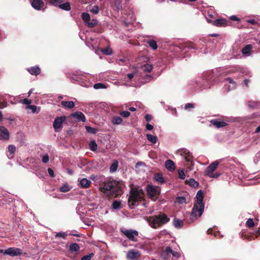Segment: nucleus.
I'll return each instance as SVG.
<instances>
[{
	"instance_id": "1",
	"label": "nucleus",
	"mask_w": 260,
	"mask_h": 260,
	"mask_svg": "<svg viewBox=\"0 0 260 260\" xmlns=\"http://www.w3.org/2000/svg\"><path fill=\"white\" fill-rule=\"evenodd\" d=\"M122 182L113 179L105 181L100 187V191L109 198H117L123 193Z\"/></svg>"
},
{
	"instance_id": "2",
	"label": "nucleus",
	"mask_w": 260,
	"mask_h": 260,
	"mask_svg": "<svg viewBox=\"0 0 260 260\" xmlns=\"http://www.w3.org/2000/svg\"><path fill=\"white\" fill-rule=\"evenodd\" d=\"M196 199H197L196 203L193 205L190 214V218L192 220L197 219V212H198L199 216H201L204 210V192L202 190L197 192Z\"/></svg>"
},
{
	"instance_id": "3",
	"label": "nucleus",
	"mask_w": 260,
	"mask_h": 260,
	"mask_svg": "<svg viewBox=\"0 0 260 260\" xmlns=\"http://www.w3.org/2000/svg\"><path fill=\"white\" fill-rule=\"evenodd\" d=\"M144 193L142 189H138L136 188H133L130 191V195L128 198V206L131 209L135 208L137 205L144 200Z\"/></svg>"
},
{
	"instance_id": "4",
	"label": "nucleus",
	"mask_w": 260,
	"mask_h": 260,
	"mask_svg": "<svg viewBox=\"0 0 260 260\" xmlns=\"http://www.w3.org/2000/svg\"><path fill=\"white\" fill-rule=\"evenodd\" d=\"M170 218L165 213H160L157 215L149 217L148 221L151 226L156 229L161 225L167 223Z\"/></svg>"
},
{
	"instance_id": "5",
	"label": "nucleus",
	"mask_w": 260,
	"mask_h": 260,
	"mask_svg": "<svg viewBox=\"0 0 260 260\" xmlns=\"http://www.w3.org/2000/svg\"><path fill=\"white\" fill-rule=\"evenodd\" d=\"M146 191L148 197L153 201H156L160 194L159 188L151 185L147 186Z\"/></svg>"
},
{
	"instance_id": "6",
	"label": "nucleus",
	"mask_w": 260,
	"mask_h": 260,
	"mask_svg": "<svg viewBox=\"0 0 260 260\" xmlns=\"http://www.w3.org/2000/svg\"><path fill=\"white\" fill-rule=\"evenodd\" d=\"M121 232L129 240L137 242L138 240L135 236H138V232L136 230H121Z\"/></svg>"
},
{
	"instance_id": "7",
	"label": "nucleus",
	"mask_w": 260,
	"mask_h": 260,
	"mask_svg": "<svg viewBox=\"0 0 260 260\" xmlns=\"http://www.w3.org/2000/svg\"><path fill=\"white\" fill-rule=\"evenodd\" d=\"M177 153L180 155L183 156L184 157V159L185 160L188 162H190V164H192V156L191 155V153L189 151H188L186 148H181L180 149H178L177 150Z\"/></svg>"
},
{
	"instance_id": "8",
	"label": "nucleus",
	"mask_w": 260,
	"mask_h": 260,
	"mask_svg": "<svg viewBox=\"0 0 260 260\" xmlns=\"http://www.w3.org/2000/svg\"><path fill=\"white\" fill-rule=\"evenodd\" d=\"M66 119L65 116L56 117L53 122V126L56 132H59V129L62 127V123Z\"/></svg>"
},
{
	"instance_id": "9",
	"label": "nucleus",
	"mask_w": 260,
	"mask_h": 260,
	"mask_svg": "<svg viewBox=\"0 0 260 260\" xmlns=\"http://www.w3.org/2000/svg\"><path fill=\"white\" fill-rule=\"evenodd\" d=\"M219 165L218 161H215L211 163L209 166H208L206 170V175L210 177H215L214 175H212V173L217 168Z\"/></svg>"
},
{
	"instance_id": "10",
	"label": "nucleus",
	"mask_w": 260,
	"mask_h": 260,
	"mask_svg": "<svg viewBox=\"0 0 260 260\" xmlns=\"http://www.w3.org/2000/svg\"><path fill=\"white\" fill-rule=\"evenodd\" d=\"M141 253L138 250H130L126 254V258L129 260H138L141 257Z\"/></svg>"
},
{
	"instance_id": "11",
	"label": "nucleus",
	"mask_w": 260,
	"mask_h": 260,
	"mask_svg": "<svg viewBox=\"0 0 260 260\" xmlns=\"http://www.w3.org/2000/svg\"><path fill=\"white\" fill-rule=\"evenodd\" d=\"M22 253V250L18 248L10 247L5 250V254L12 256H18Z\"/></svg>"
},
{
	"instance_id": "12",
	"label": "nucleus",
	"mask_w": 260,
	"mask_h": 260,
	"mask_svg": "<svg viewBox=\"0 0 260 260\" xmlns=\"http://www.w3.org/2000/svg\"><path fill=\"white\" fill-rule=\"evenodd\" d=\"M210 122L216 128L223 127L228 125V123L220 118L212 119L210 121Z\"/></svg>"
},
{
	"instance_id": "13",
	"label": "nucleus",
	"mask_w": 260,
	"mask_h": 260,
	"mask_svg": "<svg viewBox=\"0 0 260 260\" xmlns=\"http://www.w3.org/2000/svg\"><path fill=\"white\" fill-rule=\"evenodd\" d=\"M10 134L8 130L4 126H0V140H8L9 139Z\"/></svg>"
},
{
	"instance_id": "14",
	"label": "nucleus",
	"mask_w": 260,
	"mask_h": 260,
	"mask_svg": "<svg viewBox=\"0 0 260 260\" xmlns=\"http://www.w3.org/2000/svg\"><path fill=\"white\" fill-rule=\"evenodd\" d=\"M71 116L76 118L79 121L85 122L86 120L85 116L81 112H76L71 114Z\"/></svg>"
},
{
	"instance_id": "15",
	"label": "nucleus",
	"mask_w": 260,
	"mask_h": 260,
	"mask_svg": "<svg viewBox=\"0 0 260 260\" xmlns=\"http://www.w3.org/2000/svg\"><path fill=\"white\" fill-rule=\"evenodd\" d=\"M31 6L35 9L40 10L44 6V3L42 0H32Z\"/></svg>"
},
{
	"instance_id": "16",
	"label": "nucleus",
	"mask_w": 260,
	"mask_h": 260,
	"mask_svg": "<svg viewBox=\"0 0 260 260\" xmlns=\"http://www.w3.org/2000/svg\"><path fill=\"white\" fill-rule=\"evenodd\" d=\"M27 71L31 75L37 76L41 73V69L38 66L31 67L27 68Z\"/></svg>"
},
{
	"instance_id": "17",
	"label": "nucleus",
	"mask_w": 260,
	"mask_h": 260,
	"mask_svg": "<svg viewBox=\"0 0 260 260\" xmlns=\"http://www.w3.org/2000/svg\"><path fill=\"white\" fill-rule=\"evenodd\" d=\"M228 21L225 19L221 18L215 20L213 24L216 26H225L228 25Z\"/></svg>"
},
{
	"instance_id": "18",
	"label": "nucleus",
	"mask_w": 260,
	"mask_h": 260,
	"mask_svg": "<svg viewBox=\"0 0 260 260\" xmlns=\"http://www.w3.org/2000/svg\"><path fill=\"white\" fill-rule=\"evenodd\" d=\"M166 168L170 171H173L175 169L174 162L170 159H168L165 162Z\"/></svg>"
},
{
	"instance_id": "19",
	"label": "nucleus",
	"mask_w": 260,
	"mask_h": 260,
	"mask_svg": "<svg viewBox=\"0 0 260 260\" xmlns=\"http://www.w3.org/2000/svg\"><path fill=\"white\" fill-rule=\"evenodd\" d=\"M91 181L86 178H83L80 181V185L81 187L87 188L90 187Z\"/></svg>"
},
{
	"instance_id": "20",
	"label": "nucleus",
	"mask_w": 260,
	"mask_h": 260,
	"mask_svg": "<svg viewBox=\"0 0 260 260\" xmlns=\"http://www.w3.org/2000/svg\"><path fill=\"white\" fill-rule=\"evenodd\" d=\"M60 104L65 108L71 109L75 106V103L73 101H61Z\"/></svg>"
},
{
	"instance_id": "21",
	"label": "nucleus",
	"mask_w": 260,
	"mask_h": 260,
	"mask_svg": "<svg viewBox=\"0 0 260 260\" xmlns=\"http://www.w3.org/2000/svg\"><path fill=\"white\" fill-rule=\"evenodd\" d=\"M80 249L79 245L76 243L71 244L69 246V250L71 253L78 252Z\"/></svg>"
},
{
	"instance_id": "22",
	"label": "nucleus",
	"mask_w": 260,
	"mask_h": 260,
	"mask_svg": "<svg viewBox=\"0 0 260 260\" xmlns=\"http://www.w3.org/2000/svg\"><path fill=\"white\" fill-rule=\"evenodd\" d=\"M58 8L64 11H69L71 9L70 4L69 2L60 4L58 5Z\"/></svg>"
},
{
	"instance_id": "23",
	"label": "nucleus",
	"mask_w": 260,
	"mask_h": 260,
	"mask_svg": "<svg viewBox=\"0 0 260 260\" xmlns=\"http://www.w3.org/2000/svg\"><path fill=\"white\" fill-rule=\"evenodd\" d=\"M154 179L157 182L161 184L165 183L166 182L162 174L160 173L155 174L154 175Z\"/></svg>"
},
{
	"instance_id": "24",
	"label": "nucleus",
	"mask_w": 260,
	"mask_h": 260,
	"mask_svg": "<svg viewBox=\"0 0 260 260\" xmlns=\"http://www.w3.org/2000/svg\"><path fill=\"white\" fill-rule=\"evenodd\" d=\"M185 182L186 184H189L192 187H196L199 186V183L193 178H190L189 180H186Z\"/></svg>"
},
{
	"instance_id": "25",
	"label": "nucleus",
	"mask_w": 260,
	"mask_h": 260,
	"mask_svg": "<svg viewBox=\"0 0 260 260\" xmlns=\"http://www.w3.org/2000/svg\"><path fill=\"white\" fill-rule=\"evenodd\" d=\"M113 7L115 10L119 11L122 9V4L121 0H115L113 5Z\"/></svg>"
},
{
	"instance_id": "26",
	"label": "nucleus",
	"mask_w": 260,
	"mask_h": 260,
	"mask_svg": "<svg viewBox=\"0 0 260 260\" xmlns=\"http://www.w3.org/2000/svg\"><path fill=\"white\" fill-rule=\"evenodd\" d=\"M146 137L148 140L153 144H155L157 142V138L155 136H153L151 134H147Z\"/></svg>"
},
{
	"instance_id": "27",
	"label": "nucleus",
	"mask_w": 260,
	"mask_h": 260,
	"mask_svg": "<svg viewBox=\"0 0 260 260\" xmlns=\"http://www.w3.org/2000/svg\"><path fill=\"white\" fill-rule=\"evenodd\" d=\"M174 225L177 228H181L183 225V221L182 220L175 218L174 220Z\"/></svg>"
},
{
	"instance_id": "28",
	"label": "nucleus",
	"mask_w": 260,
	"mask_h": 260,
	"mask_svg": "<svg viewBox=\"0 0 260 260\" xmlns=\"http://www.w3.org/2000/svg\"><path fill=\"white\" fill-rule=\"evenodd\" d=\"M251 48V45H247L242 49V52L244 54H248L250 53Z\"/></svg>"
},
{
	"instance_id": "29",
	"label": "nucleus",
	"mask_w": 260,
	"mask_h": 260,
	"mask_svg": "<svg viewBox=\"0 0 260 260\" xmlns=\"http://www.w3.org/2000/svg\"><path fill=\"white\" fill-rule=\"evenodd\" d=\"M152 66L149 64H145L141 67V69L145 72H150L152 69Z\"/></svg>"
},
{
	"instance_id": "30",
	"label": "nucleus",
	"mask_w": 260,
	"mask_h": 260,
	"mask_svg": "<svg viewBox=\"0 0 260 260\" xmlns=\"http://www.w3.org/2000/svg\"><path fill=\"white\" fill-rule=\"evenodd\" d=\"M147 44L153 50H156L157 48V45L156 42L154 40H148Z\"/></svg>"
},
{
	"instance_id": "31",
	"label": "nucleus",
	"mask_w": 260,
	"mask_h": 260,
	"mask_svg": "<svg viewBox=\"0 0 260 260\" xmlns=\"http://www.w3.org/2000/svg\"><path fill=\"white\" fill-rule=\"evenodd\" d=\"M82 19L87 24L90 21V16L88 13L84 12L82 14Z\"/></svg>"
},
{
	"instance_id": "32",
	"label": "nucleus",
	"mask_w": 260,
	"mask_h": 260,
	"mask_svg": "<svg viewBox=\"0 0 260 260\" xmlns=\"http://www.w3.org/2000/svg\"><path fill=\"white\" fill-rule=\"evenodd\" d=\"M121 202L117 200L114 201L112 204V208L114 209H119L121 208Z\"/></svg>"
},
{
	"instance_id": "33",
	"label": "nucleus",
	"mask_w": 260,
	"mask_h": 260,
	"mask_svg": "<svg viewBox=\"0 0 260 260\" xmlns=\"http://www.w3.org/2000/svg\"><path fill=\"white\" fill-rule=\"evenodd\" d=\"M122 121V119L119 116H114L113 117L112 122L113 124H119Z\"/></svg>"
},
{
	"instance_id": "34",
	"label": "nucleus",
	"mask_w": 260,
	"mask_h": 260,
	"mask_svg": "<svg viewBox=\"0 0 260 260\" xmlns=\"http://www.w3.org/2000/svg\"><path fill=\"white\" fill-rule=\"evenodd\" d=\"M118 168V162L117 160L114 161L110 166V172H115Z\"/></svg>"
},
{
	"instance_id": "35",
	"label": "nucleus",
	"mask_w": 260,
	"mask_h": 260,
	"mask_svg": "<svg viewBox=\"0 0 260 260\" xmlns=\"http://www.w3.org/2000/svg\"><path fill=\"white\" fill-rule=\"evenodd\" d=\"M225 81L228 82L229 83L232 84L231 89H234L236 87V82L231 78L228 77L224 79Z\"/></svg>"
},
{
	"instance_id": "36",
	"label": "nucleus",
	"mask_w": 260,
	"mask_h": 260,
	"mask_svg": "<svg viewBox=\"0 0 260 260\" xmlns=\"http://www.w3.org/2000/svg\"><path fill=\"white\" fill-rule=\"evenodd\" d=\"M100 11V8L98 6L94 5L90 9V12L93 14H97Z\"/></svg>"
},
{
	"instance_id": "37",
	"label": "nucleus",
	"mask_w": 260,
	"mask_h": 260,
	"mask_svg": "<svg viewBox=\"0 0 260 260\" xmlns=\"http://www.w3.org/2000/svg\"><path fill=\"white\" fill-rule=\"evenodd\" d=\"M89 148L92 151H95L97 150V144L95 141H92L89 143Z\"/></svg>"
},
{
	"instance_id": "38",
	"label": "nucleus",
	"mask_w": 260,
	"mask_h": 260,
	"mask_svg": "<svg viewBox=\"0 0 260 260\" xmlns=\"http://www.w3.org/2000/svg\"><path fill=\"white\" fill-rule=\"evenodd\" d=\"M85 128L88 133L93 134H95L98 131V129L96 128L92 127L89 126H86Z\"/></svg>"
},
{
	"instance_id": "39",
	"label": "nucleus",
	"mask_w": 260,
	"mask_h": 260,
	"mask_svg": "<svg viewBox=\"0 0 260 260\" xmlns=\"http://www.w3.org/2000/svg\"><path fill=\"white\" fill-rule=\"evenodd\" d=\"M98 24V21L96 19L90 20L86 24L89 27L92 28L96 26Z\"/></svg>"
},
{
	"instance_id": "40",
	"label": "nucleus",
	"mask_w": 260,
	"mask_h": 260,
	"mask_svg": "<svg viewBox=\"0 0 260 260\" xmlns=\"http://www.w3.org/2000/svg\"><path fill=\"white\" fill-rule=\"evenodd\" d=\"M62 0H50L49 4L55 7H58V5L62 3Z\"/></svg>"
},
{
	"instance_id": "41",
	"label": "nucleus",
	"mask_w": 260,
	"mask_h": 260,
	"mask_svg": "<svg viewBox=\"0 0 260 260\" xmlns=\"http://www.w3.org/2000/svg\"><path fill=\"white\" fill-rule=\"evenodd\" d=\"M246 225L247 227L249 228H253L255 226V223L253 222V220L251 218H249L246 222Z\"/></svg>"
},
{
	"instance_id": "42",
	"label": "nucleus",
	"mask_w": 260,
	"mask_h": 260,
	"mask_svg": "<svg viewBox=\"0 0 260 260\" xmlns=\"http://www.w3.org/2000/svg\"><path fill=\"white\" fill-rule=\"evenodd\" d=\"M102 52L105 55H110L112 53V50L110 48L107 47L105 49H103L102 50Z\"/></svg>"
},
{
	"instance_id": "43",
	"label": "nucleus",
	"mask_w": 260,
	"mask_h": 260,
	"mask_svg": "<svg viewBox=\"0 0 260 260\" xmlns=\"http://www.w3.org/2000/svg\"><path fill=\"white\" fill-rule=\"evenodd\" d=\"M93 87L94 89H98L101 88H105L106 86L103 83H98L94 84Z\"/></svg>"
},
{
	"instance_id": "44",
	"label": "nucleus",
	"mask_w": 260,
	"mask_h": 260,
	"mask_svg": "<svg viewBox=\"0 0 260 260\" xmlns=\"http://www.w3.org/2000/svg\"><path fill=\"white\" fill-rule=\"evenodd\" d=\"M176 201L179 204L186 203V198L184 197H178L176 198Z\"/></svg>"
},
{
	"instance_id": "45",
	"label": "nucleus",
	"mask_w": 260,
	"mask_h": 260,
	"mask_svg": "<svg viewBox=\"0 0 260 260\" xmlns=\"http://www.w3.org/2000/svg\"><path fill=\"white\" fill-rule=\"evenodd\" d=\"M94 256L93 253H91L89 254L85 255L83 256L80 260H91V258Z\"/></svg>"
},
{
	"instance_id": "46",
	"label": "nucleus",
	"mask_w": 260,
	"mask_h": 260,
	"mask_svg": "<svg viewBox=\"0 0 260 260\" xmlns=\"http://www.w3.org/2000/svg\"><path fill=\"white\" fill-rule=\"evenodd\" d=\"M67 236V234L64 233V232H59V233H57L56 235H55V237L57 238V237H61V238H62L63 239H66V237Z\"/></svg>"
},
{
	"instance_id": "47",
	"label": "nucleus",
	"mask_w": 260,
	"mask_h": 260,
	"mask_svg": "<svg viewBox=\"0 0 260 260\" xmlns=\"http://www.w3.org/2000/svg\"><path fill=\"white\" fill-rule=\"evenodd\" d=\"M185 46L189 49H196V45L192 42L187 43L185 44Z\"/></svg>"
},
{
	"instance_id": "48",
	"label": "nucleus",
	"mask_w": 260,
	"mask_h": 260,
	"mask_svg": "<svg viewBox=\"0 0 260 260\" xmlns=\"http://www.w3.org/2000/svg\"><path fill=\"white\" fill-rule=\"evenodd\" d=\"M179 177L181 179H184L185 178V174L182 170H179L178 171Z\"/></svg>"
},
{
	"instance_id": "49",
	"label": "nucleus",
	"mask_w": 260,
	"mask_h": 260,
	"mask_svg": "<svg viewBox=\"0 0 260 260\" xmlns=\"http://www.w3.org/2000/svg\"><path fill=\"white\" fill-rule=\"evenodd\" d=\"M120 115H121L122 117H125V118H127L128 117V116H129L131 113L129 112L128 111H122L120 113Z\"/></svg>"
},
{
	"instance_id": "50",
	"label": "nucleus",
	"mask_w": 260,
	"mask_h": 260,
	"mask_svg": "<svg viewBox=\"0 0 260 260\" xmlns=\"http://www.w3.org/2000/svg\"><path fill=\"white\" fill-rule=\"evenodd\" d=\"M8 150L11 153H14L16 151V147L13 145H10L8 146Z\"/></svg>"
},
{
	"instance_id": "51",
	"label": "nucleus",
	"mask_w": 260,
	"mask_h": 260,
	"mask_svg": "<svg viewBox=\"0 0 260 260\" xmlns=\"http://www.w3.org/2000/svg\"><path fill=\"white\" fill-rule=\"evenodd\" d=\"M70 189V187L68 186L64 185L60 187V190L61 192H66L69 191Z\"/></svg>"
},
{
	"instance_id": "52",
	"label": "nucleus",
	"mask_w": 260,
	"mask_h": 260,
	"mask_svg": "<svg viewBox=\"0 0 260 260\" xmlns=\"http://www.w3.org/2000/svg\"><path fill=\"white\" fill-rule=\"evenodd\" d=\"M27 108L30 109L32 110L33 113H36L37 112V106L35 105H28L27 107Z\"/></svg>"
},
{
	"instance_id": "53",
	"label": "nucleus",
	"mask_w": 260,
	"mask_h": 260,
	"mask_svg": "<svg viewBox=\"0 0 260 260\" xmlns=\"http://www.w3.org/2000/svg\"><path fill=\"white\" fill-rule=\"evenodd\" d=\"M49 156L47 154H46L43 156L42 158V161L44 163H47L49 161Z\"/></svg>"
},
{
	"instance_id": "54",
	"label": "nucleus",
	"mask_w": 260,
	"mask_h": 260,
	"mask_svg": "<svg viewBox=\"0 0 260 260\" xmlns=\"http://www.w3.org/2000/svg\"><path fill=\"white\" fill-rule=\"evenodd\" d=\"M165 252L167 255L169 254H172L173 253V250L170 247H167L165 250Z\"/></svg>"
},
{
	"instance_id": "55",
	"label": "nucleus",
	"mask_w": 260,
	"mask_h": 260,
	"mask_svg": "<svg viewBox=\"0 0 260 260\" xmlns=\"http://www.w3.org/2000/svg\"><path fill=\"white\" fill-rule=\"evenodd\" d=\"M23 103L24 104L27 105H30V104L31 103V100H28L26 98L23 100Z\"/></svg>"
},
{
	"instance_id": "56",
	"label": "nucleus",
	"mask_w": 260,
	"mask_h": 260,
	"mask_svg": "<svg viewBox=\"0 0 260 260\" xmlns=\"http://www.w3.org/2000/svg\"><path fill=\"white\" fill-rule=\"evenodd\" d=\"M230 20H231L232 21H240V19L239 18L237 17L235 15L231 16L230 17Z\"/></svg>"
},
{
	"instance_id": "57",
	"label": "nucleus",
	"mask_w": 260,
	"mask_h": 260,
	"mask_svg": "<svg viewBox=\"0 0 260 260\" xmlns=\"http://www.w3.org/2000/svg\"><path fill=\"white\" fill-rule=\"evenodd\" d=\"M194 105L191 103H187L185 106V109H187L188 108H193Z\"/></svg>"
},
{
	"instance_id": "58",
	"label": "nucleus",
	"mask_w": 260,
	"mask_h": 260,
	"mask_svg": "<svg viewBox=\"0 0 260 260\" xmlns=\"http://www.w3.org/2000/svg\"><path fill=\"white\" fill-rule=\"evenodd\" d=\"M48 172L49 174V175L52 177H54V171L52 169H51V168H49L48 169Z\"/></svg>"
},
{
	"instance_id": "59",
	"label": "nucleus",
	"mask_w": 260,
	"mask_h": 260,
	"mask_svg": "<svg viewBox=\"0 0 260 260\" xmlns=\"http://www.w3.org/2000/svg\"><path fill=\"white\" fill-rule=\"evenodd\" d=\"M145 118L147 121H150L152 119V116L149 114H146L145 116Z\"/></svg>"
},
{
	"instance_id": "60",
	"label": "nucleus",
	"mask_w": 260,
	"mask_h": 260,
	"mask_svg": "<svg viewBox=\"0 0 260 260\" xmlns=\"http://www.w3.org/2000/svg\"><path fill=\"white\" fill-rule=\"evenodd\" d=\"M172 254L173 256L176 257L177 258L179 257L180 255V254L177 252V251H173V253H172Z\"/></svg>"
},
{
	"instance_id": "61",
	"label": "nucleus",
	"mask_w": 260,
	"mask_h": 260,
	"mask_svg": "<svg viewBox=\"0 0 260 260\" xmlns=\"http://www.w3.org/2000/svg\"><path fill=\"white\" fill-rule=\"evenodd\" d=\"M146 127L147 129H148L149 131H151L153 129V126L151 124H150L149 123H147L146 125Z\"/></svg>"
},
{
	"instance_id": "62",
	"label": "nucleus",
	"mask_w": 260,
	"mask_h": 260,
	"mask_svg": "<svg viewBox=\"0 0 260 260\" xmlns=\"http://www.w3.org/2000/svg\"><path fill=\"white\" fill-rule=\"evenodd\" d=\"M247 22L253 25L256 24L257 23V22L255 19H249L247 20Z\"/></svg>"
},
{
	"instance_id": "63",
	"label": "nucleus",
	"mask_w": 260,
	"mask_h": 260,
	"mask_svg": "<svg viewBox=\"0 0 260 260\" xmlns=\"http://www.w3.org/2000/svg\"><path fill=\"white\" fill-rule=\"evenodd\" d=\"M127 76L128 78V79L130 80H131L134 77V73L127 74Z\"/></svg>"
},
{
	"instance_id": "64",
	"label": "nucleus",
	"mask_w": 260,
	"mask_h": 260,
	"mask_svg": "<svg viewBox=\"0 0 260 260\" xmlns=\"http://www.w3.org/2000/svg\"><path fill=\"white\" fill-rule=\"evenodd\" d=\"M258 106V104L257 103H255L254 104V105H253L251 104V103L250 102H249V104H248V107H250V108H255L256 106Z\"/></svg>"
}]
</instances>
